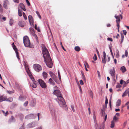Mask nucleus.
<instances>
[{"mask_svg": "<svg viewBox=\"0 0 129 129\" xmlns=\"http://www.w3.org/2000/svg\"><path fill=\"white\" fill-rule=\"evenodd\" d=\"M71 108L72 110H73V112H74L75 111V110L74 109V106H73L72 105V106H71Z\"/></svg>", "mask_w": 129, "mask_h": 129, "instance_id": "603ef678", "label": "nucleus"}, {"mask_svg": "<svg viewBox=\"0 0 129 129\" xmlns=\"http://www.w3.org/2000/svg\"><path fill=\"white\" fill-rule=\"evenodd\" d=\"M43 76L44 79H46L47 77V74L46 72H44L43 73Z\"/></svg>", "mask_w": 129, "mask_h": 129, "instance_id": "393cba45", "label": "nucleus"}, {"mask_svg": "<svg viewBox=\"0 0 129 129\" xmlns=\"http://www.w3.org/2000/svg\"><path fill=\"white\" fill-rule=\"evenodd\" d=\"M36 101L35 99H32L30 101V106L34 107L35 106L36 104Z\"/></svg>", "mask_w": 129, "mask_h": 129, "instance_id": "f8f14e48", "label": "nucleus"}, {"mask_svg": "<svg viewBox=\"0 0 129 129\" xmlns=\"http://www.w3.org/2000/svg\"><path fill=\"white\" fill-rule=\"evenodd\" d=\"M22 11L20 10L19 9L18 10V15L20 16H21L22 15Z\"/></svg>", "mask_w": 129, "mask_h": 129, "instance_id": "473e14b6", "label": "nucleus"}, {"mask_svg": "<svg viewBox=\"0 0 129 129\" xmlns=\"http://www.w3.org/2000/svg\"><path fill=\"white\" fill-rule=\"evenodd\" d=\"M125 84L126 82L125 81H123V80H121L120 81V83L121 84H122L123 83V82Z\"/></svg>", "mask_w": 129, "mask_h": 129, "instance_id": "09e8293b", "label": "nucleus"}, {"mask_svg": "<svg viewBox=\"0 0 129 129\" xmlns=\"http://www.w3.org/2000/svg\"><path fill=\"white\" fill-rule=\"evenodd\" d=\"M7 98V97L6 96H0V102L5 101Z\"/></svg>", "mask_w": 129, "mask_h": 129, "instance_id": "412c9836", "label": "nucleus"}, {"mask_svg": "<svg viewBox=\"0 0 129 129\" xmlns=\"http://www.w3.org/2000/svg\"><path fill=\"white\" fill-rule=\"evenodd\" d=\"M14 2L15 3H19V1L18 0H13Z\"/></svg>", "mask_w": 129, "mask_h": 129, "instance_id": "69168bd1", "label": "nucleus"}, {"mask_svg": "<svg viewBox=\"0 0 129 129\" xmlns=\"http://www.w3.org/2000/svg\"><path fill=\"white\" fill-rule=\"evenodd\" d=\"M12 46L13 47V48L14 50L15 51V52H18L17 51V48H16L15 45H14V43H13L12 44Z\"/></svg>", "mask_w": 129, "mask_h": 129, "instance_id": "bb28decb", "label": "nucleus"}, {"mask_svg": "<svg viewBox=\"0 0 129 129\" xmlns=\"http://www.w3.org/2000/svg\"><path fill=\"white\" fill-rule=\"evenodd\" d=\"M48 105L49 106L50 112L52 116L56 117L58 114L57 110L55 109L52 104L49 103Z\"/></svg>", "mask_w": 129, "mask_h": 129, "instance_id": "7ed1b4c3", "label": "nucleus"}, {"mask_svg": "<svg viewBox=\"0 0 129 129\" xmlns=\"http://www.w3.org/2000/svg\"><path fill=\"white\" fill-rule=\"evenodd\" d=\"M128 90H129V88H128L124 92L122 95V97H124V96H126L127 95L128 93Z\"/></svg>", "mask_w": 129, "mask_h": 129, "instance_id": "6ab92c4d", "label": "nucleus"}, {"mask_svg": "<svg viewBox=\"0 0 129 129\" xmlns=\"http://www.w3.org/2000/svg\"><path fill=\"white\" fill-rule=\"evenodd\" d=\"M58 102L60 106L66 110H67V107L66 104L62 96L61 97H58Z\"/></svg>", "mask_w": 129, "mask_h": 129, "instance_id": "20e7f679", "label": "nucleus"}, {"mask_svg": "<svg viewBox=\"0 0 129 129\" xmlns=\"http://www.w3.org/2000/svg\"><path fill=\"white\" fill-rule=\"evenodd\" d=\"M79 82H80V84H81V85H83V84L84 83L83 82V81H82V80H80V81Z\"/></svg>", "mask_w": 129, "mask_h": 129, "instance_id": "6e6d98bb", "label": "nucleus"}, {"mask_svg": "<svg viewBox=\"0 0 129 129\" xmlns=\"http://www.w3.org/2000/svg\"><path fill=\"white\" fill-rule=\"evenodd\" d=\"M25 22L23 21H19L18 25L20 27H23L25 25Z\"/></svg>", "mask_w": 129, "mask_h": 129, "instance_id": "2eb2a0df", "label": "nucleus"}, {"mask_svg": "<svg viewBox=\"0 0 129 129\" xmlns=\"http://www.w3.org/2000/svg\"><path fill=\"white\" fill-rule=\"evenodd\" d=\"M31 124H32V126L33 127H35L37 125V123L35 121L34 122H31Z\"/></svg>", "mask_w": 129, "mask_h": 129, "instance_id": "c85d7f7f", "label": "nucleus"}, {"mask_svg": "<svg viewBox=\"0 0 129 129\" xmlns=\"http://www.w3.org/2000/svg\"><path fill=\"white\" fill-rule=\"evenodd\" d=\"M60 45L62 47V48L63 49V50H64V51H66V50H65V49L63 47V46H62V43H61V42H60Z\"/></svg>", "mask_w": 129, "mask_h": 129, "instance_id": "052dcab7", "label": "nucleus"}, {"mask_svg": "<svg viewBox=\"0 0 129 129\" xmlns=\"http://www.w3.org/2000/svg\"><path fill=\"white\" fill-rule=\"evenodd\" d=\"M115 56V57L117 58H118L119 56V51L118 50H117L116 51Z\"/></svg>", "mask_w": 129, "mask_h": 129, "instance_id": "cd10ccee", "label": "nucleus"}, {"mask_svg": "<svg viewBox=\"0 0 129 129\" xmlns=\"http://www.w3.org/2000/svg\"><path fill=\"white\" fill-rule=\"evenodd\" d=\"M84 64L85 67H86L88 68H89V66L87 62L85 61L84 62Z\"/></svg>", "mask_w": 129, "mask_h": 129, "instance_id": "f704fd0d", "label": "nucleus"}, {"mask_svg": "<svg viewBox=\"0 0 129 129\" xmlns=\"http://www.w3.org/2000/svg\"><path fill=\"white\" fill-rule=\"evenodd\" d=\"M128 52L127 50H125V55L126 57H127V56Z\"/></svg>", "mask_w": 129, "mask_h": 129, "instance_id": "13d9d810", "label": "nucleus"}, {"mask_svg": "<svg viewBox=\"0 0 129 129\" xmlns=\"http://www.w3.org/2000/svg\"><path fill=\"white\" fill-rule=\"evenodd\" d=\"M121 87V85L119 84H117L116 86V88H120Z\"/></svg>", "mask_w": 129, "mask_h": 129, "instance_id": "bf43d9fd", "label": "nucleus"}, {"mask_svg": "<svg viewBox=\"0 0 129 129\" xmlns=\"http://www.w3.org/2000/svg\"><path fill=\"white\" fill-rule=\"evenodd\" d=\"M53 79V80L55 81H56V77L55 76V74H54L53 76L52 77H51Z\"/></svg>", "mask_w": 129, "mask_h": 129, "instance_id": "a19ab883", "label": "nucleus"}, {"mask_svg": "<svg viewBox=\"0 0 129 129\" xmlns=\"http://www.w3.org/2000/svg\"><path fill=\"white\" fill-rule=\"evenodd\" d=\"M101 114L102 117L104 118V121L101 124L97 125L96 126V129H104L105 128L104 123L107 119V114L105 113L104 111L103 110H102Z\"/></svg>", "mask_w": 129, "mask_h": 129, "instance_id": "f03ea898", "label": "nucleus"}, {"mask_svg": "<svg viewBox=\"0 0 129 129\" xmlns=\"http://www.w3.org/2000/svg\"><path fill=\"white\" fill-rule=\"evenodd\" d=\"M106 100H105V104L107 105L108 104V99H107V97H106Z\"/></svg>", "mask_w": 129, "mask_h": 129, "instance_id": "864d4df0", "label": "nucleus"}, {"mask_svg": "<svg viewBox=\"0 0 129 129\" xmlns=\"http://www.w3.org/2000/svg\"><path fill=\"white\" fill-rule=\"evenodd\" d=\"M53 92L54 94L57 96V99L59 97L62 96V95L58 88L56 86H55L54 87Z\"/></svg>", "mask_w": 129, "mask_h": 129, "instance_id": "39448f33", "label": "nucleus"}, {"mask_svg": "<svg viewBox=\"0 0 129 129\" xmlns=\"http://www.w3.org/2000/svg\"><path fill=\"white\" fill-rule=\"evenodd\" d=\"M15 118L13 116H12L11 117V118L9 120V122L11 123L12 122H15Z\"/></svg>", "mask_w": 129, "mask_h": 129, "instance_id": "4be33fe9", "label": "nucleus"}, {"mask_svg": "<svg viewBox=\"0 0 129 129\" xmlns=\"http://www.w3.org/2000/svg\"><path fill=\"white\" fill-rule=\"evenodd\" d=\"M27 3V4L28 6H29L30 5V4L28 0H26V1Z\"/></svg>", "mask_w": 129, "mask_h": 129, "instance_id": "680f3d73", "label": "nucleus"}, {"mask_svg": "<svg viewBox=\"0 0 129 129\" xmlns=\"http://www.w3.org/2000/svg\"><path fill=\"white\" fill-rule=\"evenodd\" d=\"M33 67L35 70L37 72H39L42 69L41 66L38 64H34L33 65Z\"/></svg>", "mask_w": 129, "mask_h": 129, "instance_id": "0eeeda50", "label": "nucleus"}, {"mask_svg": "<svg viewBox=\"0 0 129 129\" xmlns=\"http://www.w3.org/2000/svg\"><path fill=\"white\" fill-rule=\"evenodd\" d=\"M36 129H42V127L41 126H39Z\"/></svg>", "mask_w": 129, "mask_h": 129, "instance_id": "774afa93", "label": "nucleus"}, {"mask_svg": "<svg viewBox=\"0 0 129 129\" xmlns=\"http://www.w3.org/2000/svg\"><path fill=\"white\" fill-rule=\"evenodd\" d=\"M30 33L32 35L35 37L37 42H38V37L36 35L34 29L32 27H30L29 29Z\"/></svg>", "mask_w": 129, "mask_h": 129, "instance_id": "6e6552de", "label": "nucleus"}, {"mask_svg": "<svg viewBox=\"0 0 129 129\" xmlns=\"http://www.w3.org/2000/svg\"><path fill=\"white\" fill-rule=\"evenodd\" d=\"M117 119L118 118L116 117V116H114L113 120L112 121H113L114 122H115L117 121Z\"/></svg>", "mask_w": 129, "mask_h": 129, "instance_id": "58836bf2", "label": "nucleus"}, {"mask_svg": "<svg viewBox=\"0 0 129 129\" xmlns=\"http://www.w3.org/2000/svg\"><path fill=\"white\" fill-rule=\"evenodd\" d=\"M8 2L7 0H5L4 1L3 3L4 7L6 9L7 8V6L8 5Z\"/></svg>", "mask_w": 129, "mask_h": 129, "instance_id": "a211bd4d", "label": "nucleus"}, {"mask_svg": "<svg viewBox=\"0 0 129 129\" xmlns=\"http://www.w3.org/2000/svg\"><path fill=\"white\" fill-rule=\"evenodd\" d=\"M93 59L95 61L97 60V57L95 54H94V57H93Z\"/></svg>", "mask_w": 129, "mask_h": 129, "instance_id": "c03bdc74", "label": "nucleus"}, {"mask_svg": "<svg viewBox=\"0 0 129 129\" xmlns=\"http://www.w3.org/2000/svg\"><path fill=\"white\" fill-rule=\"evenodd\" d=\"M24 126L23 125H22L20 127L19 129H24Z\"/></svg>", "mask_w": 129, "mask_h": 129, "instance_id": "338daca9", "label": "nucleus"}, {"mask_svg": "<svg viewBox=\"0 0 129 129\" xmlns=\"http://www.w3.org/2000/svg\"><path fill=\"white\" fill-rule=\"evenodd\" d=\"M16 55V57L18 59H19L20 58H19V56L18 54V52H15Z\"/></svg>", "mask_w": 129, "mask_h": 129, "instance_id": "a18cd8bd", "label": "nucleus"}, {"mask_svg": "<svg viewBox=\"0 0 129 129\" xmlns=\"http://www.w3.org/2000/svg\"><path fill=\"white\" fill-rule=\"evenodd\" d=\"M20 6L21 8L24 11H25L26 10L24 5L22 3H21L20 4Z\"/></svg>", "mask_w": 129, "mask_h": 129, "instance_id": "a878e982", "label": "nucleus"}, {"mask_svg": "<svg viewBox=\"0 0 129 129\" xmlns=\"http://www.w3.org/2000/svg\"><path fill=\"white\" fill-rule=\"evenodd\" d=\"M23 43L26 47H29L30 42L29 39L27 36L24 37L23 38Z\"/></svg>", "mask_w": 129, "mask_h": 129, "instance_id": "423d86ee", "label": "nucleus"}, {"mask_svg": "<svg viewBox=\"0 0 129 129\" xmlns=\"http://www.w3.org/2000/svg\"><path fill=\"white\" fill-rule=\"evenodd\" d=\"M38 82L42 88H44L46 87L47 85L42 80L39 79L38 80Z\"/></svg>", "mask_w": 129, "mask_h": 129, "instance_id": "9d476101", "label": "nucleus"}, {"mask_svg": "<svg viewBox=\"0 0 129 129\" xmlns=\"http://www.w3.org/2000/svg\"><path fill=\"white\" fill-rule=\"evenodd\" d=\"M115 125V122H113V121H112L111 122V125L110 127L111 128H113Z\"/></svg>", "mask_w": 129, "mask_h": 129, "instance_id": "c9c22d12", "label": "nucleus"}, {"mask_svg": "<svg viewBox=\"0 0 129 129\" xmlns=\"http://www.w3.org/2000/svg\"><path fill=\"white\" fill-rule=\"evenodd\" d=\"M32 124L31 123H29L27 125L26 127L27 128H33Z\"/></svg>", "mask_w": 129, "mask_h": 129, "instance_id": "7c9ffc66", "label": "nucleus"}, {"mask_svg": "<svg viewBox=\"0 0 129 129\" xmlns=\"http://www.w3.org/2000/svg\"><path fill=\"white\" fill-rule=\"evenodd\" d=\"M14 90H12V91H7V92L8 93H9V94H11L12 93H13L14 92Z\"/></svg>", "mask_w": 129, "mask_h": 129, "instance_id": "79ce46f5", "label": "nucleus"}, {"mask_svg": "<svg viewBox=\"0 0 129 129\" xmlns=\"http://www.w3.org/2000/svg\"><path fill=\"white\" fill-rule=\"evenodd\" d=\"M120 70L123 73L125 72L126 71L125 68L124 66L121 67Z\"/></svg>", "mask_w": 129, "mask_h": 129, "instance_id": "b1692460", "label": "nucleus"}, {"mask_svg": "<svg viewBox=\"0 0 129 129\" xmlns=\"http://www.w3.org/2000/svg\"><path fill=\"white\" fill-rule=\"evenodd\" d=\"M110 74L111 75L115 83L116 81L115 79V69L114 67L112 69H111L110 70Z\"/></svg>", "mask_w": 129, "mask_h": 129, "instance_id": "1a4fd4ad", "label": "nucleus"}, {"mask_svg": "<svg viewBox=\"0 0 129 129\" xmlns=\"http://www.w3.org/2000/svg\"><path fill=\"white\" fill-rule=\"evenodd\" d=\"M48 83L50 84L53 85H54L55 84L53 80L51 78H50L49 79L48 81Z\"/></svg>", "mask_w": 129, "mask_h": 129, "instance_id": "5701e85b", "label": "nucleus"}, {"mask_svg": "<svg viewBox=\"0 0 129 129\" xmlns=\"http://www.w3.org/2000/svg\"><path fill=\"white\" fill-rule=\"evenodd\" d=\"M30 86L32 87L33 88H35L37 87V82L36 81L35 82H33V84H30Z\"/></svg>", "mask_w": 129, "mask_h": 129, "instance_id": "aec40b11", "label": "nucleus"}, {"mask_svg": "<svg viewBox=\"0 0 129 129\" xmlns=\"http://www.w3.org/2000/svg\"><path fill=\"white\" fill-rule=\"evenodd\" d=\"M49 74L51 77H52L53 76L54 74L53 73L50 71L49 72Z\"/></svg>", "mask_w": 129, "mask_h": 129, "instance_id": "de8ad7c7", "label": "nucleus"}, {"mask_svg": "<svg viewBox=\"0 0 129 129\" xmlns=\"http://www.w3.org/2000/svg\"><path fill=\"white\" fill-rule=\"evenodd\" d=\"M14 22V20L12 19H10V20L9 24L10 25H12Z\"/></svg>", "mask_w": 129, "mask_h": 129, "instance_id": "4c0bfd02", "label": "nucleus"}, {"mask_svg": "<svg viewBox=\"0 0 129 129\" xmlns=\"http://www.w3.org/2000/svg\"><path fill=\"white\" fill-rule=\"evenodd\" d=\"M26 70L27 73L29 76L31 75V73L30 72L28 68H26Z\"/></svg>", "mask_w": 129, "mask_h": 129, "instance_id": "2f4dec72", "label": "nucleus"}, {"mask_svg": "<svg viewBox=\"0 0 129 129\" xmlns=\"http://www.w3.org/2000/svg\"><path fill=\"white\" fill-rule=\"evenodd\" d=\"M123 32L124 35H126L127 32L125 30H123Z\"/></svg>", "mask_w": 129, "mask_h": 129, "instance_id": "4d7b16f0", "label": "nucleus"}, {"mask_svg": "<svg viewBox=\"0 0 129 129\" xmlns=\"http://www.w3.org/2000/svg\"><path fill=\"white\" fill-rule=\"evenodd\" d=\"M117 23V26L118 29H119V22H116Z\"/></svg>", "mask_w": 129, "mask_h": 129, "instance_id": "8fccbe9b", "label": "nucleus"}, {"mask_svg": "<svg viewBox=\"0 0 129 129\" xmlns=\"http://www.w3.org/2000/svg\"><path fill=\"white\" fill-rule=\"evenodd\" d=\"M31 80H32L33 82H36V81L35 80L34 78L32 76L31 74L29 76Z\"/></svg>", "mask_w": 129, "mask_h": 129, "instance_id": "72a5a7b5", "label": "nucleus"}, {"mask_svg": "<svg viewBox=\"0 0 129 129\" xmlns=\"http://www.w3.org/2000/svg\"><path fill=\"white\" fill-rule=\"evenodd\" d=\"M106 53L105 51L103 52V56L102 57V61L103 63L105 64L106 63Z\"/></svg>", "mask_w": 129, "mask_h": 129, "instance_id": "4468645a", "label": "nucleus"}, {"mask_svg": "<svg viewBox=\"0 0 129 129\" xmlns=\"http://www.w3.org/2000/svg\"><path fill=\"white\" fill-rule=\"evenodd\" d=\"M28 101H26L23 104V106L25 107H26L28 104Z\"/></svg>", "mask_w": 129, "mask_h": 129, "instance_id": "49530a36", "label": "nucleus"}, {"mask_svg": "<svg viewBox=\"0 0 129 129\" xmlns=\"http://www.w3.org/2000/svg\"><path fill=\"white\" fill-rule=\"evenodd\" d=\"M75 49L76 51H79L80 50V48L78 46L75 47Z\"/></svg>", "mask_w": 129, "mask_h": 129, "instance_id": "e433bc0d", "label": "nucleus"}, {"mask_svg": "<svg viewBox=\"0 0 129 129\" xmlns=\"http://www.w3.org/2000/svg\"><path fill=\"white\" fill-rule=\"evenodd\" d=\"M121 40H123L124 39V36L122 34H121Z\"/></svg>", "mask_w": 129, "mask_h": 129, "instance_id": "3c124183", "label": "nucleus"}, {"mask_svg": "<svg viewBox=\"0 0 129 129\" xmlns=\"http://www.w3.org/2000/svg\"><path fill=\"white\" fill-rule=\"evenodd\" d=\"M107 39V40L109 41H110L111 42L113 41L112 39L111 38H108Z\"/></svg>", "mask_w": 129, "mask_h": 129, "instance_id": "5fc2aeb1", "label": "nucleus"}, {"mask_svg": "<svg viewBox=\"0 0 129 129\" xmlns=\"http://www.w3.org/2000/svg\"><path fill=\"white\" fill-rule=\"evenodd\" d=\"M82 76L83 79V80H84L85 81L86 79H85V76H84L83 73L82 72Z\"/></svg>", "mask_w": 129, "mask_h": 129, "instance_id": "37998d69", "label": "nucleus"}, {"mask_svg": "<svg viewBox=\"0 0 129 129\" xmlns=\"http://www.w3.org/2000/svg\"><path fill=\"white\" fill-rule=\"evenodd\" d=\"M121 101L120 99H118L116 102V106H119L120 105Z\"/></svg>", "mask_w": 129, "mask_h": 129, "instance_id": "c756f323", "label": "nucleus"}, {"mask_svg": "<svg viewBox=\"0 0 129 129\" xmlns=\"http://www.w3.org/2000/svg\"><path fill=\"white\" fill-rule=\"evenodd\" d=\"M115 17L116 19V22H119L120 21V18L121 19L122 18V15L120 14L119 16H117L116 14H115L114 16Z\"/></svg>", "mask_w": 129, "mask_h": 129, "instance_id": "9b49d317", "label": "nucleus"}, {"mask_svg": "<svg viewBox=\"0 0 129 129\" xmlns=\"http://www.w3.org/2000/svg\"><path fill=\"white\" fill-rule=\"evenodd\" d=\"M34 115L32 114H31L26 116L25 117V118L26 119H29L32 118H34Z\"/></svg>", "mask_w": 129, "mask_h": 129, "instance_id": "ddd939ff", "label": "nucleus"}, {"mask_svg": "<svg viewBox=\"0 0 129 129\" xmlns=\"http://www.w3.org/2000/svg\"><path fill=\"white\" fill-rule=\"evenodd\" d=\"M97 72H98V76L99 77H100V76H100V72H99V71H97Z\"/></svg>", "mask_w": 129, "mask_h": 129, "instance_id": "0e129e2a", "label": "nucleus"}, {"mask_svg": "<svg viewBox=\"0 0 129 129\" xmlns=\"http://www.w3.org/2000/svg\"><path fill=\"white\" fill-rule=\"evenodd\" d=\"M12 99H13L12 98H10L7 99H6L5 101H7L11 102L12 101Z\"/></svg>", "mask_w": 129, "mask_h": 129, "instance_id": "ea45409f", "label": "nucleus"}, {"mask_svg": "<svg viewBox=\"0 0 129 129\" xmlns=\"http://www.w3.org/2000/svg\"><path fill=\"white\" fill-rule=\"evenodd\" d=\"M28 20L30 24L31 25L32 24L33 25V21L31 16L29 15L28 16Z\"/></svg>", "mask_w": 129, "mask_h": 129, "instance_id": "dca6fc26", "label": "nucleus"}, {"mask_svg": "<svg viewBox=\"0 0 129 129\" xmlns=\"http://www.w3.org/2000/svg\"><path fill=\"white\" fill-rule=\"evenodd\" d=\"M42 48L45 62L48 67L51 68L52 67L53 63L48 51L44 45H42Z\"/></svg>", "mask_w": 129, "mask_h": 129, "instance_id": "f257e3e1", "label": "nucleus"}, {"mask_svg": "<svg viewBox=\"0 0 129 129\" xmlns=\"http://www.w3.org/2000/svg\"><path fill=\"white\" fill-rule=\"evenodd\" d=\"M25 97L23 95H20L19 98V100L22 101H23L25 100Z\"/></svg>", "mask_w": 129, "mask_h": 129, "instance_id": "f3484780", "label": "nucleus"}, {"mask_svg": "<svg viewBox=\"0 0 129 129\" xmlns=\"http://www.w3.org/2000/svg\"><path fill=\"white\" fill-rule=\"evenodd\" d=\"M0 11L1 12H2L3 9L1 4H0Z\"/></svg>", "mask_w": 129, "mask_h": 129, "instance_id": "e2e57ef3", "label": "nucleus"}]
</instances>
